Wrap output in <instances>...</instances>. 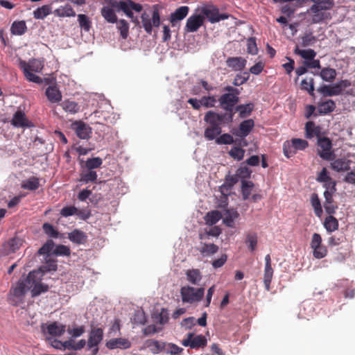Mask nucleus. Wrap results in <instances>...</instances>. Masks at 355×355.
I'll list each match as a JSON object with an SVG mask.
<instances>
[{"instance_id": "17", "label": "nucleus", "mask_w": 355, "mask_h": 355, "mask_svg": "<svg viewBox=\"0 0 355 355\" xmlns=\"http://www.w3.org/2000/svg\"><path fill=\"white\" fill-rule=\"evenodd\" d=\"M345 81L336 83L333 85H324L318 89V91L324 96H332L340 94L342 92L343 87H346L344 84Z\"/></svg>"}, {"instance_id": "46", "label": "nucleus", "mask_w": 355, "mask_h": 355, "mask_svg": "<svg viewBox=\"0 0 355 355\" xmlns=\"http://www.w3.org/2000/svg\"><path fill=\"white\" fill-rule=\"evenodd\" d=\"M253 188H254V184L252 181L245 180H242L241 191H242L243 200H247L250 197Z\"/></svg>"}, {"instance_id": "59", "label": "nucleus", "mask_w": 355, "mask_h": 355, "mask_svg": "<svg viewBox=\"0 0 355 355\" xmlns=\"http://www.w3.org/2000/svg\"><path fill=\"white\" fill-rule=\"evenodd\" d=\"M229 155L234 159L240 161L243 159L245 155V150L240 147H233L229 152Z\"/></svg>"}, {"instance_id": "12", "label": "nucleus", "mask_w": 355, "mask_h": 355, "mask_svg": "<svg viewBox=\"0 0 355 355\" xmlns=\"http://www.w3.org/2000/svg\"><path fill=\"white\" fill-rule=\"evenodd\" d=\"M205 17L200 14L194 13L187 19L184 26L185 33H194L203 25Z\"/></svg>"}, {"instance_id": "51", "label": "nucleus", "mask_w": 355, "mask_h": 355, "mask_svg": "<svg viewBox=\"0 0 355 355\" xmlns=\"http://www.w3.org/2000/svg\"><path fill=\"white\" fill-rule=\"evenodd\" d=\"M273 276V269L272 266H265L263 275V284L266 291H269L270 289V283Z\"/></svg>"}, {"instance_id": "15", "label": "nucleus", "mask_w": 355, "mask_h": 355, "mask_svg": "<svg viewBox=\"0 0 355 355\" xmlns=\"http://www.w3.org/2000/svg\"><path fill=\"white\" fill-rule=\"evenodd\" d=\"M239 95L223 94L218 99L221 107L227 112H232L234 107L239 101Z\"/></svg>"}, {"instance_id": "25", "label": "nucleus", "mask_w": 355, "mask_h": 355, "mask_svg": "<svg viewBox=\"0 0 355 355\" xmlns=\"http://www.w3.org/2000/svg\"><path fill=\"white\" fill-rule=\"evenodd\" d=\"M46 96L52 103H57L62 100V94L56 86L50 85L46 89Z\"/></svg>"}, {"instance_id": "42", "label": "nucleus", "mask_w": 355, "mask_h": 355, "mask_svg": "<svg viewBox=\"0 0 355 355\" xmlns=\"http://www.w3.org/2000/svg\"><path fill=\"white\" fill-rule=\"evenodd\" d=\"M77 20L80 28L86 31H89L92 26V21L90 18L84 14H78L77 15Z\"/></svg>"}, {"instance_id": "9", "label": "nucleus", "mask_w": 355, "mask_h": 355, "mask_svg": "<svg viewBox=\"0 0 355 355\" xmlns=\"http://www.w3.org/2000/svg\"><path fill=\"white\" fill-rule=\"evenodd\" d=\"M103 338L102 328H92L87 340V348L92 349L89 355H96L98 352V345Z\"/></svg>"}, {"instance_id": "37", "label": "nucleus", "mask_w": 355, "mask_h": 355, "mask_svg": "<svg viewBox=\"0 0 355 355\" xmlns=\"http://www.w3.org/2000/svg\"><path fill=\"white\" fill-rule=\"evenodd\" d=\"M236 111L239 112L241 118H246L250 115L254 110V104L249 103L245 105H239L235 108Z\"/></svg>"}, {"instance_id": "40", "label": "nucleus", "mask_w": 355, "mask_h": 355, "mask_svg": "<svg viewBox=\"0 0 355 355\" xmlns=\"http://www.w3.org/2000/svg\"><path fill=\"white\" fill-rule=\"evenodd\" d=\"M219 114L209 111L206 113L204 117V121L209 124V126H220Z\"/></svg>"}, {"instance_id": "55", "label": "nucleus", "mask_w": 355, "mask_h": 355, "mask_svg": "<svg viewBox=\"0 0 355 355\" xmlns=\"http://www.w3.org/2000/svg\"><path fill=\"white\" fill-rule=\"evenodd\" d=\"M42 230L49 237L54 239H57L59 237L58 231L55 230L54 227L49 223H44L43 224Z\"/></svg>"}, {"instance_id": "16", "label": "nucleus", "mask_w": 355, "mask_h": 355, "mask_svg": "<svg viewBox=\"0 0 355 355\" xmlns=\"http://www.w3.org/2000/svg\"><path fill=\"white\" fill-rule=\"evenodd\" d=\"M29 274L24 279H20L15 286H12L10 292L16 297H23L26 292L30 290Z\"/></svg>"}, {"instance_id": "21", "label": "nucleus", "mask_w": 355, "mask_h": 355, "mask_svg": "<svg viewBox=\"0 0 355 355\" xmlns=\"http://www.w3.org/2000/svg\"><path fill=\"white\" fill-rule=\"evenodd\" d=\"M189 8L187 6H180L177 8L170 16V22L172 26H176L178 23L184 19L188 15Z\"/></svg>"}, {"instance_id": "39", "label": "nucleus", "mask_w": 355, "mask_h": 355, "mask_svg": "<svg viewBox=\"0 0 355 355\" xmlns=\"http://www.w3.org/2000/svg\"><path fill=\"white\" fill-rule=\"evenodd\" d=\"M27 27L24 21H14L11 26V33L13 35H21L26 31Z\"/></svg>"}, {"instance_id": "7", "label": "nucleus", "mask_w": 355, "mask_h": 355, "mask_svg": "<svg viewBox=\"0 0 355 355\" xmlns=\"http://www.w3.org/2000/svg\"><path fill=\"white\" fill-rule=\"evenodd\" d=\"M316 180L324 184V187L325 188L324 196L325 200H331L333 193L336 191V182L328 175L325 168H323L318 173Z\"/></svg>"}, {"instance_id": "13", "label": "nucleus", "mask_w": 355, "mask_h": 355, "mask_svg": "<svg viewBox=\"0 0 355 355\" xmlns=\"http://www.w3.org/2000/svg\"><path fill=\"white\" fill-rule=\"evenodd\" d=\"M318 151L320 157L325 160H331L334 154L331 152V142L327 137L320 138L318 141Z\"/></svg>"}, {"instance_id": "48", "label": "nucleus", "mask_w": 355, "mask_h": 355, "mask_svg": "<svg viewBox=\"0 0 355 355\" xmlns=\"http://www.w3.org/2000/svg\"><path fill=\"white\" fill-rule=\"evenodd\" d=\"M200 106L205 108H212L214 107L216 103L217 99L215 96H203L200 98Z\"/></svg>"}, {"instance_id": "10", "label": "nucleus", "mask_w": 355, "mask_h": 355, "mask_svg": "<svg viewBox=\"0 0 355 355\" xmlns=\"http://www.w3.org/2000/svg\"><path fill=\"white\" fill-rule=\"evenodd\" d=\"M322 237L318 233L312 235L311 248L313 249V255L315 259H322L327 254L326 246L322 244Z\"/></svg>"}, {"instance_id": "64", "label": "nucleus", "mask_w": 355, "mask_h": 355, "mask_svg": "<svg viewBox=\"0 0 355 355\" xmlns=\"http://www.w3.org/2000/svg\"><path fill=\"white\" fill-rule=\"evenodd\" d=\"M247 51L248 53L256 55L258 53L256 40L254 37H250L247 40Z\"/></svg>"}, {"instance_id": "27", "label": "nucleus", "mask_w": 355, "mask_h": 355, "mask_svg": "<svg viewBox=\"0 0 355 355\" xmlns=\"http://www.w3.org/2000/svg\"><path fill=\"white\" fill-rule=\"evenodd\" d=\"M351 163L352 161L346 158H338L331 162V165L334 171L340 172L348 171Z\"/></svg>"}, {"instance_id": "35", "label": "nucleus", "mask_w": 355, "mask_h": 355, "mask_svg": "<svg viewBox=\"0 0 355 355\" xmlns=\"http://www.w3.org/2000/svg\"><path fill=\"white\" fill-rule=\"evenodd\" d=\"M222 216L220 211L214 210L207 213L204 218L207 225L212 226L218 223Z\"/></svg>"}, {"instance_id": "54", "label": "nucleus", "mask_w": 355, "mask_h": 355, "mask_svg": "<svg viewBox=\"0 0 355 355\" xmlns=\"http://www.w3.org/2000/svg\"><path fill=\"white\" fill-rule=\"evenodd\" d=\"M103 164V159L98 157L87 159L85 164V168L93 170L99 168Z\"/></svg>"}, {"instance_id": "57", "label": "nucleus", "mask_w": 355, "mask_h": 355, "mask_svg": "<svg viewBox=\"0 0 355 355\" xmlns=\"http://www.w3.org/2000/svg\"><path fill=\"white\" fill-rule=\"evenodd\" d=\"M302 89L309 92L310 95H313L314 80L313 78H306L302 80Z\"/></svg>"}, {"instance_id": "24", "label": "nucleus", "mask_w": 355, "mask_h": 355, "mask_svg": "<svg viewBox=\"0 0 355 355\" xmlns=\"http://www.w3.org/2000/svg\"><path fill=\"white\" fill-rule=\"evenodd\" d=\"M246 62V60L241 57H230L226 61L227 65L234 71H241L245 68Z\"/></svg>"}, {"instance_id": "8", "label": "nucleus", "mask_w": 355, "mask_h": 355, "mask_svg": "<svg viewBox=\"0 0 355 355\" xmlns=\"http://www.w3.org/2000/svg\"><path fill=\"white\" fill-rule=\"evenodd\" d=\"M142 26L148 34H151L153 28H157L160 25V16L158 10L155 9L150 17L147 12H144L141 16Z\"/></svg>"}, {"instance_id": "31", "label": "nucleus", "mask_w": 355, "mask_h": 355, "mask_svg": "<svg viewBox=\"0 0 355 355\" xmlns=\"http://www.w3.org/2000/svg\"><path fill=\"white\" fill-rule=\"evenodd\" d=\"M80 181L85 183L94 182L97 180V173L95 171L83 168L80 173Z\"/></svg>"}, {"instance_id": "2", "label": "nucleus", "mask_w": 355, "mask_h": 355, "mask_svg": "<svg viewBox=\"0 0 355 355\" xmlns=\"http://www.w3.org/2000/svg\"><path fill=\"white\" fill-rule=\"evenodd\" d=\"M19 67L22 69L24 76L30 81L35 83H41L42 80L33 73H40L44 67L43 62L38 59H32L28 62L19 61Z\"/></svg>"}, {"instance_id": "50", "label": "nucleus", "mask_w": 355, "mask_h": 355, "mask_svg": "<svg viewBox=\"0 0 355 355\" xmlns=\"http://www.w3.org/2000/svg\"><path fill=\"white\" fill-rule=\"evenodd\" d=\"M306 137L311 139L315 136H318L320 133V128L315 126L312 121H308L305 125Z\"/></svg>"}, {"instance_id": "30", "label": "nucleus", "mask_w": 355, "mask_h": 355, "mask_svg": "<svg viewBox=\"0 0 355 355\" xmlns=\"http://www.w3.org/2000/svg\"><path fill=\"white\" fill-rule=\"evenodd\" d=\"M239 217V213L236 210L227 209L225 212V217L223 218V223L229 227H234V220Z\"/></svg>"}, {"instance_id": "62", "label": "nucleus", "mask_w": 355, "mask_h": 355, "mask_svg": "<svg viewBox=\"0 0 355 355\" xmlns=\"http://www.w3.org/2000/svg\"><path fill=\"white\" fill-rule=\"evenodd\" d=\"M53 254L56 256H70L71 250L70 248L64 245H58L55 247L53 250Z\"/></svg>"}, {"instance_id": "20", "label": "nucleus", "mask_w": 355, "mask_h": 355, "mask_svg": "<svg viewBox=\"0 0 355 355\" xmlns=\"http://www.w3.org/2000/svg\"><path fill=\"white\" fill-rule=\"evenodd\" d=\"M11 123L16 128H31L33 124L28 120L21 110H17L13 115Z\"/></svg>"}, {"instance_id": "28", "label": "nucleus", "mask_w": 355, "mask_h": 355, "mask_svg": "<svg viewBox=\"0 0 355 355\" xmlns=\"http://www.w3.org/2000/svg\"><path fill=\"white\" fill-rule=\"evenodd\" d=\"M313 74L320 76L324 81L332 82L336 78V71L330 67H324L320 71L314 72Z\"/></svg>"}, {"instance_id": "32", "label": "nucleus", "mask_w": 355, "mask_h": 355, "mask_svg": "<svg viewBox=\"0 0 355 355\" xmlns=\"http://www.w3.org/2000/svg\"><path fill=\"white\" fill-rule=\"evenodd\" d=\"M187 279L193 285H197L202 279V275L198 269H189L186 272Z\"/></svg>"}, {"instance_id": "38", "label": "nucleus", "mask_w": 355, "mask_h": 355, "mask_svg": "<svg viewBox=\"0 0 355 355\" xmlns=\"http://www.w3.org/2000/svg\"><path fill=\"white\" fill-rule=\"evenodd\" d=\"M61 106L65 112L71 114L80 111V105L75 101L65 100L61 103Z\"/></svg>"}, {"instance_id": "36", "label": "nucleus", "mask_w": 355, "mask_h": 355, "mask_svg": "<svg viewBox=\"0 0 355 355\" xmlns=\"http://www.w3.org/2000/svg\"><path fill=\"white\" fill-rule=\"evenodd\" d=\"M218 246L214 243H203L201 244L199 251L203 255L211 256L218 252Z\"/></svg>"}, {"instance_id": "53", "label": "nucleus", "mask_w": 355, "mask_h": 355, "mask_svg": "<svg viewBox=\"0 0 355 355\" xmlns=\"http://www.w3.org/2000/svg\"><path fill=\"white\" fill-rule=\"evenodd\" d=\"M116 26L120 35L123 39H126L129 34V24L125 19H120L116 21Z\"/></svg>"}, {"instance_id": "41", "label": "nucleus", "mask_w": 355, "mask_h": 355, "mask_svg": "<svg viewBox=\"0 0 355 355\" xmlns=\"http://www.w3.org/2000/svg\"><path fill=\"white\" fill-rule=\"evenodd\" d=\"M40 184L39 179L36 177H31L21 182V187L26 190L33 191L38 188Z\"/></svg>"}, {"instance_id": "26", "label": "nucleus", "mask_w": 355, "mask_h": 355, "mask_svg": "<svg viewBox=\"0 0 355 355\" xmlns=\"http://www.w3.org/2000/svg\"><path fill=\"white\" fill-rule=\"evenodd\" d=\"M66 326L59 324L57 322H53L46 325V332L53 336H61L64 334Z\"/></svg>"}, {"instance_id": "60", "label": "nucleus", "mask_w": 355, "mask_h": 355, "mask_svg": "<svg viewBox=\"0 0 355 355\" xmlns=\"http://www.w3.org/2000/svg\"><path fill=\"white\" fill-rule=\"evenodd\" d=\"M345 241V237L343 233L337 235H333L328 239V244L330 246H336L343 243Z\"/></svg>"}, {"instance_id": "43", "label": "nucleus", "mask_w": 355, "mask_h": 355, "mask_svg": "<svg viewBox=\"0 0 355 355\" xmlns=\"http://www.w3.org/2000/svg\"><path fill=\"white\" fill-rule=\"evenodd\" d=\"M146 347L150 349V350L153 354H158L162 352L165 347V343L159 342L158 340H148L146 342Z\"/></svg>"}, {"instance_id": "34", "label": "nucleus", "mask_w": 355, "mask_h": 355, "mask_svg": "<svg viewBox=\"0 0 355 355\" xmlns=\"http://www.w3.org/2000/svg\"><path fill=\"white\" fill-rule=\"evenodd\" d=\"M258 237L255 232H248L245 234V243L250 251L254 252L257 246Z\"/></svg>"}, {"instance_id": "6", "label": "nucleus", "mask_w": 355, "mask_h": 355, "mask_svg": "<svg viewBox=\"0 0 355 355\" xmlns=\"http://www.w3.org/2000/svg\"><path fill=\"white\" fill-rule=\"evenodd\" d=\"M334 5L333 0H325L314 3L310 8V10L313 13L312 22L318 24L329 17V14L322 12V10H328L332 8Z\"/></svg>"}, {"instance_id": "61", "label": "nucleus", "mask_w": 355, "mask_h": 355, "mask_svg": "<svg viewBox=\"0 0 355 355\" xmlns=\"http://www.w3.org/2000/svg\"><path fill=\"white\" fill-rule=\"evenodd\" d=\"M249 78L250 74L247 71L238 74L233 80V85L235 86H240L247 82Z\"/></svg>"}, {"instance_id": "18", "label": "nucleus", "mask_w": 355, "mask_h": 355, "mask_svg": "<svg viewBox=\"0 0 355 355\" xmlns=\"http://www.w3.org/2000/svg\"><path fill=\"white\" fill-rule=\"evenodd\" d=\"M254 126V122L252 119L244 120L240 123L239 128L232 130V134L236 137L245 138L250 134Z\"/></svg>"}, {"instance_id": "33", "label": "nucleus", "mask_w": 355, "mask_h": 355, "mask_svg": "<svg viewBox=\"0 0 355 355\" xmlns=\"http://www.w3.org/2000/svg\"><path fill=\"white\" fill-rule=\"evenodd\" d=\"M222 232L221 229L218 226H214L209 230L205 229L204 232L199 234L200 240H207L209 236L218 237Z\"/></svg>"}, {"instance_id": "5", "label": "nucleus", "mask_w": 355, "mask_h": 355, "mask_svg": "<svg viewBox=\"0 0 355 355\" xmlns=\"http://www.w3.org/2000/svg\"><path fill=\"white\" fill-rule=\"evenodd\" d=\"M180 295L183 303L194 304L202 300L205 288H195L189 285L184 286L180 288Z\"/></svg>"}, {"instance_id": "29", "label": "nucleus", "mask_w": 355, "mask_h": 355, "mask_svg": "<svg viewBox=\"0 0 355 355\" xmlns=\"http://www.w3.org/2000/svg\"><path fill=\"white\" fill-rule=\"evenodd\" d=\"M53 14L60 17H75L76 12L69 4L61 6L53 11Z\"/></svg>"}, {"instance_id": "23", "label": "nucleus", "mask_w": 355, "mask_h": 355, "mask_svg": "<svg viewBox=\"0 0 355 355\" xmlns=\"http://www.w3.org/2000/svg\"><path fill=\"white\" fill-rule=\"evenodd\" d=\"M68 239L75 244L82 245L87 242V236L82 230L75 229L68 234Z\"/></svg>"}, {"instance_id": "11", "label": "nucleus", "mask_w": 355, "mask_h": 355, "mask_svg": "<svg viewBox=\"0 0 355 355\" xmlns=\"http://www.w3.org/2000/svg\"><path fill=\"white\" fill-rule=\"evenodd\" d=\"M24 241L17 236L10 239L0 248V255L7 256L16 252L24 244Z\"/></svg>"}, {"instance_id": "3", "label": "nucleus", "mask_w": 355, "mask_h": 355, "mask_svg": "<svg viewBox=\"0 0 355 355\" xmlns=\"http://www.w3.org/2000/svg\"><path fill=\"white\" fill-rule=\"evenodd\" d=\"M200 11L204 17L207 18L211 24H216L229 18L230 15L220 13L218 8L211 2L202 4Z\"/></svg>"}, {"instance_id": "56", "label": "nucleus", "mask_w": 355, "mask_h": 355, "mask_svg": "<svg viewBox=\"0 0 355 355\" xmlns=\"http://www.w3.org/2000/svg\"><path fill=\"white\" fill-rule=\"evenodd\" d=\"M296 150L291 141H286L283 144V153L287 157L290 158L296 153Z\"/></svg>"}, {"instance_id": "52", "label": "nucleus", "mask_w": 355, "mask_h": 355, "mask_svg": "<svg viewBox=\"0 0 355 355\" xmlns=\"http://www.w3.org/2000/svg\"><path fill=\"white\" fill-rule=\"evenodd\" d=\"M335 107V103L332 100H328L319 104L318 109L320 113L327 114L331 112Z\"/></svg>"}, {"instance_id": "49", "label": "nucleus", "mask_w": 355, "mask_h": 355, "mask_svg": "<svg viewBox=\"0 0 355 355\" xmlns=\"http://www.w3.org/2000/svg\"><path fill=\"white\" fill-rule=\"evenodd\" d=\"M220 132V126H209L205 130V137L208 140H213L219 135Z\"/></svg>"}, {"instance_id": "19", "label": "nucleus", "mask_w": 355, "mask_h": 355, "mask_svg": "<svg viewBox=\"0 0 355 355\" xmlns=\"http://www.w3.org/2000/svg\"><path fill=\"white\" fill-rule=\"evenodd\" d=\"M71 127L80 139H85L90 137L92 128L85 123L83 121H76L72 123Z\"/></svg>"}, {"instance_id": "63", "label": "nucleus", "mask_w": 355, "mask_h": 355, "mask_svg": "<svg viewBox=\"0 0 355 355\" xmlns=\"http://www.w3.org/2000/svg\"><path fill=\"white\" fill-rule=\"evenodd\" d=\"M57 267L58 266L55 260L49 259L46 260V263L39 270L42 272V273L44 272L55 271Z\"/></svg>"}, {"instance_id": "44", "label": "nucleus", "mask_w": 355, "mask_h": 355, "mask_svg": "<svg viewBox=\"0 0 355 355\" xmlns=\"http://www.w3.org/2000/svg\"><path fill=\"white\" fill-rule=\"evenodd\" d=\"M338 220L332 216H327L324 221V226L329 233L338 230Z\"/></svg>"}, {"instance_id": "22", "label": "nucleus", "mask_w": 355, "mask_h": 355, "mask_svg": "<svg viewBox=\"0 0 355 355\" xmlns=\"http://www.w3.org/2000/svg\"><path fill=\"white\" fill-rule=\"evenodd\" d=\"M106 347L110 349L116 348L127 349L131 347V342L124 338H112L106 343Z\"/></svg>"}, {"instance_id": "45", "label": "nucleus", "mask_w": 355, "mask_h": 355, "mask_svg": "<svg viewBox=\"0 0 355 355\" xmlns=\"http://www.w3.org/2000/svg\"><path fill=\"white\" fill-rule=\"evenodd\" d=\"M51 12V7L49 5H44L37 8L33 11V17L37 19H43Z\"/></svg>"}, {"instance_id": "58", "label": "nucleus", "mask_w": 355, "mask_h": 355, "mask_svg": "<svg viewBox=\"0 0 355 355\" xmlns=\"http://www.w3.org/2000/svg\"><path fill=\"white\" fill-rule=\"evenodd\" d=\"M54 248V242L51 239L47 241L38 250L37 254L40 255L49 254Z\"/></svg>"}, {"instance_id": "4", "label": "nucleus", "mask_w": 355, "mask_h": 355, "mask_svg": "<svg viewBox=\"0 0 355 355\" xmlns=\"http://www.w3.org/2000/svg\"><path fill=\"white\" fill-rule=\"evenodd\" d=\"M42 272L40 270H33L29 272V287L33 297L44 293L49 289V286L47 284L42 282Z\"/></svg>"}, {"instance_id": "1", "label": "nucleus", "mask_w": 355, "mask_h": 355, "mask_svg": "<svg viewBox=\"0 0 355 355\" xmlns=\"http://www.w3.org/2000/svg\"><path fill=\"white\" fill-rule=\"evenodd\" d=\"M114 10L118 12H123L128 18L131 19L132 21L135 24H139V19L137 17L134 16L132 10L140 12L143 9V6L138 3H135L131 0H112L110 6H104L101 9V15L103 18L109 23H116L117 17L115 14Z\"/></svg>"}, {"instance_id": "47", "label": "nucleus", "mask_w": 355, "mask_h": 355, "mask_svg": "<svg viewBox=\"0 0 355 355\" xmlns=\"http://www.w3.org/2000/svg\"><path fill=\"white\" fill-rule=\"evenodd\" d=\"M294 52L295 54L300 55L305 60H313L316 55V52L311 49H300L298 47H296Z\"/></svg>"}, {"instance_id": "14", "label": "nucleus", "mask_w": 355, "mask_h": 355, "mask_svg": "<svg viewBox=\"0 0 355 355\" xmlns=\"http://www.w3.org/2000/svg\"><path fill=\"white\" fill-rule=\"evenodd\" d=\"M207 339L202 335L193 336V333H189L187 338L182 341V344L185 347H190L191 349L204 347L207 345Z\"/></svg>"}]
</instances>
